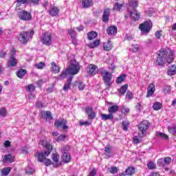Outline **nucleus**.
Instances as JSON below:
<instances>
[{
	"label": "nucleus",
	"instance_id": "obj_1",
	"mask_svg": "<svg viewBox=\"0 0 176 176\" xmlns=\"http://www.w3.org/2000/svg\"><path fill=\"white\" fill-rule=\"evenodd\" d=\"M166 61L168 64H171L174 61V51L168 48L160 50L157 58L158 65H164Z\"/></svg>",
	"mask_w": 176,
	"mask_h": 176
},
{
	"label": "nucleus",
	"instance_id": "obj_2",
	"mask_svg": "<svg viewBox=\"0 0 176 176\" xmlns=\"http://www.w3.org/2000/svg\"><path fill=\"white\" fill-rule=\"evenodd\" d=\"M38 144L39 145L45 146V149H47L44 151V153H41L40 154L38 155V162L44 163L45 166H50L52 164V160L46 159V157L50 155V153H52V149H53V147L52 146V145H50L49 143L46 142V139L40 141Z\"/></svg>",
	"mask_w": 176,
	"mask_h": 176
},
{
	"label": "nucleus",
	"instance_id": "obj_3",
	"mask_svg": "<svg viewBox=\"0 0 176 176\" xmlns=\"http://www.w3.org/2000/svg\"><path fill=\"white\" fill-rule=\"evenodd\" d=\"M138 129H139L138 137L140 138H144V137L146 136V130L149 129V122H148V120L142 121L138 125Z\"/></svg>",
	"mask_w": 176,
	"mask_h": 176
},
{
	"label": "nucleus",
	"instance_id": "obj_4",
	"mask_svg": "<svg viewBox=\"0 0 176 176\" xmlns=\"http://www.w3.org/2000/svg\"><path fill=\"white\" fill-rule=\"evenodd\" d=\"M32 36H34V30L23 32L19 35V41L21 43H27L30 39H32Z\"/></svg>",
	"mask_w": 176,
	"mask_h": 176
},
{
	"label": "nucleus",
	"instance_id": "obj_5",
	"mask_svg": "<svg viewBox=\"0 0 176 176\" xmlns=\"http://www.w3.org/2000/svg\"><path fill=\"white\" fill-rule=\"evenodd\" d=\"M67 70L69 75H76L80 71V66H79V63L76 60H73Z\"/></svg>",
	"mask_w": 176,
	"mask_h": 176
},
{
	"label": "nucleus",
	"instance_id": "obj_6",
	"mask_svg": "<svg viewBox=\"0 0 176 176\" xmlns=\"http://www.w3.org/2000/svg\"><path fill=\"white\" fill-rule=\"evenodd\" d=\"M40 41L43 45L46 46H50L52 45V33L49 32H45L40 37Z\"/></svg>",
	"mask_w": 176,
	"mask_h": 176
},
{
	"label": "nucleus",
	"instance_id": "obj_7",
	"mask_svg": "<svg viewBox=\"0 0 176 176\" xmlns=\"http://www.w3.org/2000/svg\"><path fill=\"white\" fill-rule=\"evenodd\" d=\"M139 28L143 34H149L152 28V21H147L139 25Z\"/></svg>",
	"mask_w": 176,
	"mask_h": 176
},
{
	"label": "nucleus",
	"instance_id": "obj_8",
	"mask_svg": "<svg viewBox=\"0 0 176 176\" xmlns=\"http://www.w3.org/2000/svg\"><path fill=\"white\" fill-rule=\"evenodd\" d=\"M98 72V67L94 64H90L87 67L88 76H94Z\"/></svg>",
	"mask_w": 176,
	"mask_h": 176
},
{
	"label": "nucleus",
	"instance_id": "obj_9",
	"mask_svg": "<svg viewBox=\"0 0 176 176\" xmlns=\"http://www.w3.org/2000/svg\"><path fill=\"white\" fill-rule=\"evenodd\" d=\"M102 76L103 80L107 86H111V80L112 79V74L107 70L102 71Z\"/></svg>",
	"mask_w": 176,
	"mask_h": 176
},
{
	"label": "nucleus",
	"instance_id": "obj_10",
	"mask_svg": "<svg viewBox=\"0 0 176 176\" xmlns=\"http://www.w3.org/2000/svg\"><path fill=\"white\" fill-rule=\"evenodd\" d=\"M14 54H16V50L14 49H12L11 55L8 61V64L10 65V67H15V65H17V63H19V60L16 58V57H14Z\"/></svg>",
	"mask_w": 176,
	"mask_h": 176
},
{
	"label": "nucleus",
	"instance_id": "obj_11",
	"mask_svg": "<svg viewBox=\"0 0 176 176\" xmlns=\"http://www.w3.org/2000/svg\"><path fill=\"white\" fill-rule=\"evenodd\" d=\"M56 127H62L63 130L68 129V126H67V120H61L55 122Z\"/></svg>",
	"mask_w": 176,
	"mask_h": 176
},
{
	"label": "nucleus",
	"instance_id": "obj_12",
	"mask_svg": "<svg viewBox=\"0 0 176 176\" xmlns=\"http://www.w3.org/2000/svg\"><path fill=\"white\" fill-rule=\"evenodd\" d=\"M19 19L25 21L31 20V13L28 12L27 11H22L19 14Z\"/></svg>",
	"mask_w": 176,
	"mask_h": 176
},
{
	"label": "nucleus",
	"instance_id": "obj_13",
	"mask_svg": "<svg viewBox=\"0 0 176 176\" xmlns=\"http://www.w3.org/2000/svg\"><path fill=\"white\" fill-rule=\"evenodd\" d=\"M135 174V168L134 167H129L126 169L124 172H122L120 176H126V175H134Z\"/></svg>",
	"mask_w": 176,
	"mask_h": 176
},
{
	"label": "nucleus",
	"instance_id": "obj_14",
	"mask_svg": "<svg viewBox=\"0 0 176 176\" xmlns=\"http://www.w3.org/2000/svg\"><path fill=\"white\" fill-rule=\"evenodd\" d=\"M40 116L47 121H50L53 120L52 116V113L50 111H41Z\"/></svg>",
	"mask_w": 176,
	"mask_h": 176
},
{
	"label": "nucleus",
	"instance_id": "obj_15",
	"mask_svg": "<svg viewBox=\"0 0 176 176\" xmlns=\"http://www.w3.org/2000/svg\"><path fill=\"white\" fill-rule=\"evenodd\" d=\"M85 113H87L88 118L91 120L94 119L96 118V112L93 111V108L90 107H87L85 108Z\"/></svg>",
	"mask_w": 176,
	"mask_h": 176
},
{
	"label": "nucleus",
	"instance_id": "obj_16",
	"mask_svg": "<svg viewBox=\"0 0 176 176\" xmlns=\"http://www.w3.org/2000/svg\"><path fill=\"white\" fill-rule=\"evenodd\" d=\"M130 16L135 21H138V20H140V17H141V14L137 10H133L130 12Z\"/></svg>",
	"mask_w": 176,
	"mask_h": 176
},
{
	"label": "nucleus",
	"instance_id": "obj_17",
	"mask_svg": "<svg viewBox=\"0 0 176 176\" xmlns=\"http://www.w3.org/2000/svg\"><path fill=\"white\" fill-rule=\"evenodd\" d=\"M156 89L155 88V84L151 83L147 88V95L146 97H151L153 96V93H155Z\"/></svg>",
	"mask_w": 176,
	"mask_h": 176
},
{
	"label": "nucleus",
	"instance_id": "obj_18",
	"mask_svg": "<svg viewBox=\"0 0 176 176\" xmlns=\"http://www.w3.org/2000/svg\"><path fill=\"white\" fill-rule=\"evenodd\" d=\"M58 13H60V9H58V8L56 6L52 7L49 10V14L52 17H55V16H57Z\"/></svg>",
	"mask_w": 176,
	"mask_h": 176
},
{
	"label": "nucleus",
	"instance_id": "obj_19",
	"mask_svg": "<svg viewBox=\"0 0 176 176\" xmlns=\"http://www.w3.org/2000/svg\"><path fill=\"white\" fill-rule=\"evenodd\" d=\"M30 0H16V10H20V7L23 6V5H27Z\"/></svg>",
	"mask_w": 176,
	"mask_h": 176
},
{
	"label": "nucleus",
	"instance_id": "obj_20",
	"mask_svg": "<svg viewBox=\"0 0 176 176\" xmlns=\"http://www.w3.org/2000/svg\"><path fill=\"white\" fill-rule=\"evenodd\" d=\"M107 32L108 35H116L118 32V28L116 26H110L107 28Z\"/></svg>",
	"mask_w": 176,
	"mask_h": 176
},
{
	"label": "nucleus",
	"instance_id": "obj_21",
	"mask_svg": "<svg viewBox=\"0 0 176 176\" xmlns=\"http://www.w3.org/2000/svg\"><path fill=\"white\" fill-rule=\"evenodd\" d=\"M113 47L112 42L111 41H108L106 43H104L103 44V49L104 50H106V52H109V50H111Z\"/></svg>",
	"mask_w": 176,
	"mask_h": 176
},
{
	"label": "nucleus",
	"instance_id": "obj_22",
	"mask_svg": "<svg viewBox=\"0 0 176 176\" xmlns=\"http://www.w3.org/2000/svg\"><path fill=\"white\" fill-rule=\"evenodd\" d=\"M111 13V9L107 8L103 12V21H108L109 20V14Z\"/></svg>",
	"mask_w": 176,
	"mask_h": 176
},
{
	"label": "nucleus",
	"instance_id": "obj_23",
	"mask_svg": "<svg viewBox=\"0 0 176 176\" xmlns=\"http://www.w3.org/2000/svg\"><path fill=\"white\" fill-rule=\"evenodd\" d=\"M14 160V156H12V154H8L4 156L3 162L8 163V162H10V163H13Z\"/></svg>",
	"mask_w": 176,
	"mask_h": 176
},
{
	"label": "nucleus",
	"instance_id": "obj_24",
	"mask_svg": "<svg viewBox=\"0 0 176 176\" xmlns=\"http://www.w3.org/2000/svg\"><path fill=\"white\" fill-rule=\"evenodd\" d=\"M102 120H112L113 119V115L109 113V114H101Z\"/></svg>",
	"mask_w": 176,
	"mask_h": 176
},
{
	"label": "nucleus",
	"instance_id": "obj_25",
	"mask_svg": "<svg viewBox=\"0 0 176 176\" xmlns=\"http://www.w3.org/2000/svg\"><path fill=\"white\" fill-rule=\"evenodd\" d=\"M119 111V106L118 105H113L109 107L108 111L111 115H113V113H116V112Z\"/></svg>",
	"mask_w": 176,
	"mask_h": 176
},
{
	"label": "nucleus",
	"instance_id": "obj_26",
	"mask_svg": "<svg viewBox=\"0 0 176 176\" xmlns=\"http://www.w3.org/2000/svg\"><path fill=\"white\" fill-rule=\"evenodd\" d=\"M51 67L52 71H53L54 74H58L60 72V66L57 65L54 62L52 63Z\"/></svg>",
	"mask_w": 176,
	"mask_h": 176
},
{
	"label": "nucleus",
	"instance_id": "obj_27",
	"mask_svg": "<svg viewBox=\"0 0 176 176\" xmlns=\"http://www.w3.org/2000/svg\"><path fill=\"white\" fill-rule=\"evenodd\" d=\"M62 159L64 163H69L71 162V155L68 153H63Z\"/></svg>",
	"mask_w": 176,
	"mask_h": 176
},
{
	"label": "nucleus",
	"instance_id": "obj_28",
	"mask_svg": "<svg viewBox=\"0 0 176 176\" xmlns=\"http://www.w3.org/2000/svg\"><path fill=\"white\" fill-rule=\"evenodd\" d=\"M168 75L170 76H173V75H175L176 74V66L173 65L170 66L169 69L167 72Z\"/></svg>",
	"mask_w": 176,
	"mask_h": 176
},
{
	"label": "nucleus",
	"instance_id": "obj_29",
	"mask_svg": "<svg viewBox=\"0 0 176 176\" xmlns=\"http://www.w3.org/2000/svg\"><path fill=\"white\" fill-rule=\"evenodd\" d=\"M123 9V4L116 3L113 8V12H120Z\"/></svg>",
	"mask_w": 176,
	"mask_h": 176
},
{
	"label": "nucleus",
	"instance_id": "obj_30",
	"mask_svg": "<svg viewBox=\"0 0 176 176\" xmlns=\"http://www.w3.org/2000/svg\"><path fill=\"white\" fill-rule=\"evenodd\" d=\"M82 5V8H90V6H93V1L83 0Z\"/></svg>",
	"mask_w": 176,
	"mask_h": 176
},
{
	"label": "nucleus",
	"instance_id": "obj_31",
	"mask_svg": "<svg viewBox=\"0 0 176 176\" xmlns=\"http://www.w3.org/2000/svg\"><path fill=\"white\" fill-rule=\"evenodd\" d=\"M1 176H7L9 175L10 171H12V168L8 167V168H4L1 170Z\"/></svg>",
	"mask_w": 176,
	"mask_h": 176
},
{
	"label": "nucleus",
	"instance_id": "obj_32",
	"mask_svg": "<svg viewBox=\"0 0 176 176\" xmlns=\"http://www.w3.org/2000/svg\"><path fill=\"white\" fill-rule=\"evenodd\" d=\"M27 74V70L21 69L16 72V76L20 79H23V77Z\"/></svg>",
	"mask_w": 176,
	"mask_h": 176
},
{
	"label": "nucleus",
	"instance_id": "obj_33",
	"mask_svg": "<svg viewBox=\"0 0 176 176\" xmlns=\"http://www.w3.org/2000/svg\"><path fill=\"white\" fill-rule=\"evenodd\" d=\"M72 80V78H69L67 80L66 83H65L63 89L64 91H68L69 90V88L71 87V82Z\"/></svg>",
	"mask_w": 176,
	"mask_h": 176
},
{
	"label": "nucleus",
	"instance_id": "obj_34",
	"mask_svg": "<svg viewBox=\"0 0 176 176\" xmlns=\"http://www.w3.org/2000/svg\"><path fill=\"white\" fill-rule=\"evenodd\" d=\"M97 32L92 31L87 34L89 41H93V39H96L97 38Z\"/></svg>",
	"mask_w": 176,
	"mask_h": 176
},
{
	"label": "nucleus",
	"instance_id": "obj_35",
	"mask_svg": "<svg viewBox=\"0 0 176 176\" xmlns=\"http://www.w3.org/2000/svg\"><path fill=\"white\" fill-rule=\"evenodd\" d=\"M155 135L159 138H162V140H168V136L167 135V134L163 133L162 132H156Z\"/></svg>",
	"mask_w": 176,
	"mask_h": 176
},
{
	"label": "nucleus",
	"instance_id": "obj_36",
	"mask_svg": "<svg viewBox=\"0 0 176 176\" xmlns=\"http://www.w3.org/2000/svg\"><path fill=\"white\" fill-rule=\"evenodd\" d=\"M67 75H69L68 74V71L67 69L63 70L60 76L58 77V79H59V80H63V79H65V78H67Z\"/></svg>",
	"mask_w": 176,
	"mask_h": 176
},
{
	"label": "nucleus",
	"instance_id": "obj_37",
	"mask_svg": "<svg viewBox=\"0 0 176 176\" xmlns=\"http://www.w3.org/2000/svg\"><path fill=\"white\" fill-rule=\"evenodd\" d=\"M168 131L170 134H176V124H172L171 126H168Z\"/></svg>",
	"mask_w": 176,
	"mask_h": 176
},
{
	"label": "nucleus",
	"instance_id": "obj_38",
	"mask_svg": "<svg viewBox=\"0 0 176 176\" xmlns=\"http://www.w3.org/2000/svg\"><path fill=\"white\" fill-rule=\"evenodd\" d=\"M104 152H106L107 153V158L108 157H112V154L111 152H112V149L111 148V146L107 145L105 146L104 148Z\"/></svg>",
	"mask_w": 176,
	"mask_h": 176
},
{
	"label": "nucleus",
	"instance_id": "obj_39",
	"mask_svg": "<svg viewBox=\"0 0 176 176\" xmlns=\"http://www.w3.org/2000/svg\"><path fill=\"white\" fill-rule=\"evenodd\" d=\"M128 87H129V85H127V84H126L120 87V93L122 96H124V94H125L126 91H127Z\"/></svg>",
	"mask_w": 176,
	"mask_h": 176
},
{
	"label": "nucleus",
	"instance_id": "obj_40",
	"mask_svg": "<svg viewBox=\"0 0 176 176\" xmlns=\"http://www.w3.org/2000/svg\"><path fill=\"white\" fill-rule=\"evenodd\" d=\"M126 80V74H123L122 76H120L117 79H116V83L118 85L120 83H122V82H124Z\"/></svg>",
	"mask_w": 176,
	"mask_h": 176
},
{
	"label": "nucleus",
	"instance_id": "obj_41",
	"mask_svg": "<svg viewBox=\"0 0 176 176\" xmlns=\"http://www.w3.org/2000/svg\"><path fill=\"white\" fill-rule=\"evenodd\" d=\"M153 108L154 111H160V109H162V103L159 102H156L154 103Z\"/></svg>",
	"mask_w": 176,
	"mask_h": 176
},
{
	"label": "nucleus",
	"instance_id": "obj_42",
	"mask_svg": "<svg viewBox=\"0 0 176 176\" xmlns=\"http://www.w3.org/2000/svg\"><path fill=\"white\" fill-rule=\"evenodd\" d=\"M147 166L149 170H155V168H156V164L152 161H149L147 163Z\"/></svg>",
	"mask_w": 176,
	"mask_h": 176
},
{
	"label": "nucleus",
	"instance_id": "obj_43",
	"mask_svg": "<svg viewBox=\"0 0 176 176\" xmlns=\"http://www.w3.org/2000/svg\"><path fill=\"white\" fill-rule=\"evenodd\" d=\"M35 85L32 84H30L26 87L27 91H29V93H32V91H35Z\"/></svg>",
	"mask_w": 176,
	"mask_h": 176
},
{
	"label": "nucleus",
	"instance_id": "obj_44",
	"mask_svg": "<svg viewBox=\"0 0 176 176\" xmlns=\"http://www.w3.org/2000/svg\"><path fill=\"white\" fill-rule=\"evenodd\" d=\"M100 45V40H96L94 43H90L89 45V47L91 49H94V47H97V46Z\"/></svg>",
	"mask_w": 176,
	"mask_h": 176
},
{
	"label": "nucleus",
	"instance_id": "obj_45",
	"mask_svg": "<svg viewBox=\"0 0 176 176\" xmlns=\"http://www.w3.org/2000/svg\"><path fill=\"white\" fill-rule=\"evenodd\" d=\"M52 160L57 163L60 159V155L57 153H54L52 154Z\"/></svg>",
	"mask_w": 176,
	"mask_h": 176
},
{
	"label": "nucleus",
	"instance_id": "obj_46",
	"mask_svg": "<svg viewBox=\"0 0 176 176\" xmlns=\"http://www.w3.org/2000/svg\"><path fill=\"white\" fill-rule=\"evenodd\" d=\"M25 173L28 174V175H31V174L34 173L35 170H34V168L30 166H28L25 168Z\"/></svg>",
	"mask_w": 176,
	"mask_h": 176
},
{
	"label": "nucleus",
	"instance_id": "obj_47",
	"mask_svg": "<svg viewBox=\"0 0 176 176\" xmlns=\"http://www.w3.org/2000/svg\"><path fill=\"white\" fill-rule=\"evenodd\" d=\"M8 115V110H6V108L3 107L0 109V116H2V118H5Z\"/></svg>",
	"mask_w": 176,
	"mask_h": 176
},
{
	"label": "nucleus",
	"instance_id": "obj_48",
	"mask_svg": "<svg viewBox=\"0 0 176 176\" xmlns=\"http://www.w3.org/2000/svg\"><path fill=\"white\" fill-rule=\"evenodd\" d=\"M129 5L132 8H137L138 6V0H130Z\"/></svg>",
	"mask_w": 176,
	"mask_h": 176
},
{
	"label": "nucleus",
	"instance_id": "obj_49",
	"mask_svg": "<svg viewBox=\"0 0 176 176\" xmlns=\"http://www.w3.org/2000/svg\"><path fill=\"white\" fill-rule=\"evenodd\" d=\"M129 50L133 53H137L140 50V47L138 45H132Z\"/></svg>",
	"mask_w": 176,
	"mask_h": 176
},
{
	"label": "nucleus",
	"instance_id": "obj_50",
	"mask_svg": "<svg viewBox=\"0 0 176 176\" xmlns=\"http://www.w3.org/2000/svg\"><path fill=\"white\" fill-rule=\"evenodd\" d=\"M45 63L43 62H40L37 64H36V67L37 68V69H43V68H45Z\"/></svg>",
	"mask_w": 176,
	"mask_h": 176
},
{
	"label": "nucleus",
	"instance_id": "obj_51",
	"mask_svg": "<svg viewBox=\"0 0 176 176\" xmlns=\"http://www.w3.org/2000/svg\"><path fill=\"white\" fill-rule=\"evenodd\" d=\"M121 112L124 115H127L130 112V109L127 107H122L121 109Z\"/></svg>",
	"mask_w": 176,
	"mask_h": 176
},
{
	"label": "nucleus",
	"instance_id": "obj_52",
	"mask_svg": "<svg viewBox=\"0 0 176 176\" xmlns=\"http://www.w3.org/2000/svg\"><path fill=\"white\" fill-rule=\"evenodd\" d=\"M129 121L122 122V126H123L122 129H123V130L126 131V130H128V129H129Z\"/></svg>",
	"mask_w": 176,
	"mask_h": 176
},
{
	"label": "nucleus",
	"instance_id": "obj_53",
	"mask_svg": "<svg viewBox=\"0 0 176 176\" xmlns=\"http://www.w3.org/2000/svg\"><path fill=\"white\" fill-rule=\"evenodd\" d=\"M69 35L71 36V38H75L76 36V32H75L74 29H70L69 30Z\"/></svg>",
	"mask_w": 176,
	"mask_h": 176
},
{
	"label": "nucleus",
	"instance_id": "obj_54",
	"mask_svg": "<svg viewBox=\"0 0 176 176\" xmlns=\"http://www.w3.org/2000/svg\"><path fill=\"white\" fill-rule=\"evenodd\" d=\"M78 90H85V87H86V85L82 82L79 81L78 85Z\"/></svg>",
	"mask_w": 176,
	"mask_h": 176
},
{
	"label": "nucleus",
	"instance_id": "obj_55",
	"mask_svg": "<svg viewBox=\"0 0 176 176\" xmlns=\"http://www.w3.org/2000/svg\"><path fill=\"white\" fill-rule=\"evenodd\" d=\"M133 140L134 144H140V142H142V140L138 138V137L137 136H134Z\"/></svg>",
	"mask_w": 176,
	"mask_h": 176
},
{
	"label": "nucleus",
	"instance_id": "obj_56",
	"mask_svg": "<svg viewBox=\"0 0 176 176\" xmlns=\"http://www.w3.org/2000/svg\"><path fill=\"white\" fill-rule=\"evenodd\" d=\"M65 138H67V136H65V135H60L58 137V138L56 140V141L59 142L60 141H64V140H65Z\"/></svg>",
	"mask_w": 176,
	"mask_h": 176
},
{
	"label": "nucleus",
	"instance_id": "obj_57",
	"mask_svg": "<svg viewBox=\"0 0 176 176\" xmlns=\"http://www.w3.org/2000/svg\"><path fill=\"white\" fill-rule=\"evenodd\" d=\"M111 174H116L118 173V168L116 166H112L109 170Z\"/></svg>",
	"mask_w": 176,
	"mask_h": 176
},
{
	"label": "nucleus",
	"instance_id": "obj_58",
	"mask_svg": "<svg viewBox=\"0 0 176 176\" xmlns=\"http://www.w3.org/2000/svg\"><path fill=\"white\" fill-rule=\"evenodd\" d=\"M126 98H129V100H131L133 98V93L131 91H128L126 92Z\"/></svg>",
	"mask_w": 176,
	"mask_h": 176
},
{
	"label": "nucleus",
	"instance_id": "obj_59",
	"mask_svg": "<svg viewBox=\"0 0 176 176\" xmlns=\"http://www.w3.org/2000/svg\"><path fill=\"white\" fill-rule=\"evenodd\" d=\"M60 151L63 153H65L67 152V151H69V146H65V147L62 148Z\"/></svg>",
	"mask_w": 176,
	"mask_h": 176
},
{
	"label": "nucleus",
	"instance_id": "obj_60",
	"mask_svg": "<svg viewBox=\"0 0 176 176\" xmlns=\"http://www.w3.org/2000/svg\"><path fill=\"white\" fill-rule=\"evenodd\" d=\"M165 164H170L171 163V158L167 157L164 159Z\"/></svg>",
	"mask_w": 176,
	"mask_h": 176
},
{
	"label": "nucleus",
	"instance_id": "obj_61",
	"mask_svg": "<svg viewBox=\"0 0 176 176\" xmlns=\"http://www.w3.org/2000/svg\"><path fill=\"white\" fill-rule=\"evenodd\" d=\"M36 107H37V108H43V107H46V105H45L43 103H42L41 102H38L36 104Z\"/></svg>",
	"mask_w": 176,
	"mask_h": 176
},
{
	"label": "nucleus",
	"instance_id": "obj_62",
	"mask_svg": "<svg viewBox=\"0 0 176 176\" xmlns=\"http://www.w3.org/2000/svg\"><path fill=\"white\" fill-rule=\"evenodd\" d=\"M171 89L170 87L166 86L164 87V93H169V91H170Z\"/></svg>",
	"mask_w": 176,
	"mask_h": 176
},
{
	"label": "nucleus",
	"instance_id": "obj_63",
	"mask_svg": "<svg viewBox=\"0 0 176 176\" xmlns=\"http://www.w3.org/2000/svg\"><path fill=\"white\" fill-rule=\"evenodd\" d=\"M97 174V171H96V169L93 168L91 171L89 173V176H94Z\"/></svg>",
	"mask_w": 176,
	"mask_h": 176
},
{
	"label": "nucleus",
	"instance_id": "obj_64",
	"mask_svg": "<svg viewBox=\"0 0 176 176\" xmlns=\"http://www.w3.org/2000/svg\"><path fill=\"white\" fill-rule=\"evenodd\" d=\"M155 36H156V38H158L162 37V30L157 31L155 32Z\"/></svg>",
	"mask_w": 176,
	"mask_h": 176
}]
</instances>
